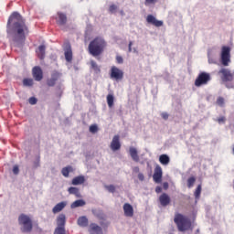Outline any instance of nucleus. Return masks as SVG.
<instances>
[{
    "mask_svg": "<svg viewBox=\"0 0 234 234\" xmlns=\"http://www.w3.org/2000/svg\"><path fill=\"white\" fill-rule=\"evenodd\" d=\"M7 37H11L15 47H23L28 34V27L25 24V19L19 13L14 12L8 18L6 26Z\"/></svg>",
    "mask_w": 234,
    "mask_h": 234,
    "instance_id": "f257e3e1",
    "label": "nucleus"
},
{
    "mask_svg": "<svg viewBox=\"0 0 234 234\" xmlns=\"http://www.w3.org/2000/svg\"><path fill=\"white\" fill-rule=\"evenodd\" d=\"M106 46L107 43H105L103 38L97 37L90 43L89 52L91 56L96 58L97 56H101L103 53Z\"/></svg>",
    "mask_w": 234,
    "mask_h": 234,
    "instance_id": "f03ea898",
    "label": "nucleus"
},
{
    "mask_svg": "<svg viewBox=\"0 0 234 234\" xmlns=\"http://www.w3.org/2000/svg\"><path fill=\"white\" fill-rule=\"evenodd\" d=\"M175 224H176L178 231H187L191 229V219L187 216L182 214H176L174 218Z\"/></svg>",
    "mask_w": 234,
    "mask_h": 234,
    "instance_id": "7ed1b4c3",
    "label": "nucleus"
},
{
    "mask_svg": "<svg viewBox=\"0 0 234 234\" xmlns=\"http://www.w3.org/2000/svg\"><path fill=\"white\" fill-rule=\"evenodd\" d=\"M220 63L224 67L229 66L231 63V48L229 46H223L220 52Z\"/></svg>",
    "mask_w": 234,
    "mask_h": 234,
    "instance_id": "20e7f679",
    "label": "nucleus"
},
{
    "mask_svg": "<svg viewBox=\"0 0 234 234\" xmlns=\"http://www.w3.org/2000/svg\"><path fill=\"white\" fill-rule=\"evenodd\" d=\"M18 222L23 226L21 229L23 233H30L32 231V219H30V217L22 214L18 218Z\"/></svg>",
    "mask_w": 234,
    "mask_h": 234,
    "instance_id": "39448f33",
    "label": "nucleus"
},
{
    "mask_svg": "<svg viewBox=\"0 0 234 234\" xmlns=\"http://www.w3.org/2000/svg\"><path fill=\"white\" fill-rule=\"evenodd\" d=\"M221 80L225 83L231 82L234 80V71H231L229 69L222 68L218 72Z\"/></svg>",
    "mask_w": 234,
    "mask_h": 234,
    "instance_id": "423d86ee",
    "label": "nucleus"
},
{
    "mask_svg": "<svg viewBox=\"0 0 234 234\" xmlns=\"http://www.w3.org/2000/svg\"><path fill=\"white\" fill-rule=\"evenodd\" d=\"M110 76L112 80H116V81H118L120 80H123V71L118 69L116 66H112Z\"/></svg>",
    "mask_w": 234,
    "mask_h": 234,
    "instance_id": "0eeeda50",
    "label": "nucleus"
},
{
    "mask_svg": "<svg viewBox=\"0 0 234 234\" xmlns=\"http://www.w3.org/2000/svg\"><path fill=\"white\" fill-rule=\"evenodd\" d=\"M61 76H63V74L58 70H53L51 72V78L49 80H48L47 81V85L48 87H54V85H56V81H58V80H59V78H61Z\"/></svg>",
    "mask_w": 234,
    "mask_h": 234,
    "instance_id": "6e6552de",
    "label": "nucleus"
},
{
    "mask_svg": "<svg viewBox=\"0 0 234 234\" xmlns=\"http://www.w3.org/2000/svg\"><path fill=\"white\" fill-rule=\"evenodd\" d=\"M162 176H163L162 166L157 165L154 168V172L153 176L154 182H155V184H160L162 182Z\"/></svg>",
    "mask_w": 234,
    "mask_h": 234,
    "instance_id": "1a4fd4ad",
    "label": "nucleus"
},
{
    "mask_svg": "<svg viewBox=\"0 0 234 234\" xmlns=\"http://www.w3.org/2000/svg\"><path fill=\"white\" fill-rule=\"evenodd\" d=\"M32 74L36 81H41V80H43V70L40 67H34L32 69Z\"/></svg>",
    "mask_w": 234,
    "mask_h": 234,
    "instance_id": "9d476101",
    "label": "nucleus"
},
{
    "mask_svg": "<svg viewBox=\"0 0 234 234\" xmlns=\"http://www.w3.org/2000/svg\"><path fill=\"white\" fill-rule=\"evenodd\" d=\"M146 21L150 25H154V27H164V22L156 19V17H154V16L153 15H148L146 17Z\"/></svg>",
    "mask_w": 234,
    "mask_h": 234,
    "instance_id": "9b49d317",
    "label": "nucleus"
},
{
    "mask_svg": "<svg viewBox=\"0 0 234 234\" xmlns=\"http://www.w3.org/2000/svg\"><path fill=\"white\" fill-rule=\"evenodd\" d=\"M122 209L124 211V216L130 218H132V217H134V208L133 207V205L125 203L122 207Z\"/></svg>",
    "mask_w": 234,
    "mask_h": 234,
    "instance_id": "f8f14e48",
    "label": "nucleus"
},
{
    "mask_svg": "<svg viewBox=\"0 0 234 234\" xmlns=\"http://www.w3.org/2000/svg\"><path fill=\"white\" fill-rule=\"evenodd\" d=\"M122 144H120V136L114 135L111 143L112 151H120Z\"/></svg>",
    "mask_w": 234,
    "mask_h": 234,
    "instance_id": "ddd939ff",
    "label": "nucleus"
},
{
    "mask_svg": "<svg viewBox=\"0 0 234 234\" xmlns=\"http://www.w3.org/2000/svg\"><path fill=\"white\" fill-rule=\"evenodd\" d=\"M159 202L161 206L165 207V206H169V204H171V197H169V195L164 193L159 197Z\"/></svg>",
    "mask_w": 234,
    "mask_h": 234,
    "instance_id": "4468645a",
    "label": "nucleus"
},
{
    "mask_svg": "<svg viewBox=\"0 0 234 234\" xmlns=\"http://www.w3.org/2000/svg\"><path fill=\"white\" fill-rule=\"evenodd\" d=\"M195 85L196 87H202V85H206V72L199 74L196 79Z\"/></svg>",
    "mask_w": 234,
    "mask_h": 234,
    "instance_id": "2eb2a0df",
    "label": "nucleus"
},
{
    "mask_svg": "<svg viewBox=\"0 0 234 234\" xmlns=\"http://www.w3.org/2000/svg\"><path fill=\"white\" fill-rule=\"evenodd\" d=\"M129 154L133 162H140V155H138V150L134 147L129 148Z\"/></svg>",
    "mask_w": 234,
    "mask_h": 234,
    "instance_id": "dca6fc26",
    "label": "nucleus"
},
{
    "mask_svg": "<svg viewBox=\"0 0 234 234\" xmlns=\"http://www.w3.org/2000/svg\"><path fill=\"white\" fill-rule=\"evenodd\" d=\"M65 224H67V217L65 214H60L57 218V226L58 228H65Z\"/></svg>",
    "mask_w": 234,
    "mask_h": 234,
    "instance_id": "f3484780",
    "label": "nucleus"
},
{
    "mask_svg": "<svg viewBox=\"0 0 234 234\" xmlns=\"http://www.w3.org/2000/svg\"><path fill=\"white\" fill-rule=\"evenodd\" d=\"M64 56L66 61H68L69 63L72 61V48H70L69 44L66 46Z\"/></svg>",
    "mask_w": 234,
    "mask_h": 234,
    "instance_id": "a211bd4d",
    "label": "nucleus"
},
{
    "mask_svg": "<svg viewBox=\"0 0 234 234\" xmlns=\"http://www.w3.org/2000/svg\"><path fill=\"white\" fill-rule=\"evenodd\" d=\"M58 18L57 19L58 25H59L60 27L67 25V15L61 12H58Z\"/></svg>",
    "mask_w": 234,
    "mask_h": 234,
    "instance_id": "6ab92c4d",
    "label": "nucleus"
},
{
    "mask_svg": "<svg viewBox=\"0 0 234 234\" xmlns=\"http://www.w3.org/2000/svg\"><path fill=\"white\" fill-rule=\"evenodd\" d=\"M67 207V202L62 201L60 203H58L53 208H52V212L54 214L56 213H59V211H63V209H65V207Z\"/></svg>",
    "mask_w": 234,
    "mask_h": 234,
    "instance_id": "aec40b11",
    "label": "nucleus"
},
{
    "mask_svg": "<svg viewBox=\"0 0 234 234\" xmlns=\"http://www.w3.org/2000/svg\"><path fill=\"white\" fill-rule=\"evenodd\" d=\"M77 224L80 228H87V226H89V218L85 216H81L78 218Z\"/></svg>",
    "mask_w": 234,
    "mask_h": 234,
    "instance_id": "412c9836",
    "label": "nucleus"
},
{
    "mask_svg": "<svg viewBox=\"0 0 234 234\" xmlns=\"http://www.w3.org/2000/svg\"><path fill=\"white\" fill-rule=\"evenodd\" d=\"M72 186H81V184H85V176H79L72 179Z\"/></svg>",
    "mask_w": 234,
    "mask_h": 234,
    "instance_id": "4be33fe9",
    "label": "nucleus"
},
{
    "mask_svg": "<svg viewBox=\"0 0 234 234\" xmlns=\"http://www.w3.org/2000/svg\"><path fill=\"white\" fill-rule=\"evenodd\" d=\"M90 227L91 231H93L91 234H103V229L96 223H91Z\"/></svg>",
    "mask_w": 234,
    "mask_h": 234,
    "instance_id": "5701e85b",
    "label": "nucleus"
},
{
    "mask_svg": "<svg viewBox=\"0 0 234 234\" xmlns=\"http://www.w3.org/2000/svg\"><path fill=\"white\" fill-rule=\"evenodd\" d=\"M159 162L160 164H162V165H169V162H171V159L167 154H161L159 157Z\"/></svg>",
    "mask_w": 234,
    "mask_h": 234,
    "instance_id": "b1692460",
    "label": "nucleus"
},
{
    "mask_svg": "<svg viewBox=\"0 0 234 234\" xmlns=\"http://www.w3.org/2000/svg\"><path fill=\"white\" fill-rule=\"evenodd\" d=\"M47 49V48L45 47V45H41L38 47V50H37V57L39 58V59H45V50Z\"/></svg>",
    "mask_w": 234,
    "mask_h": 234,
    "instance_id": "393cba45",
    "label": "nucleus"
},
{
    "mask_svg": "<svg viewBox=\"0 0 234 234\" xmlns=\"http://www.w3.org/2000/svg\"><path fill=\"white\" fill-rule=\"evenodd\" d=\"M69 195H75V197H77V198H80L81 197V193H80V189L78 187H74V186H70L68 189Z\"/></svg>",
    "mask_w": 234,
    "mask_h": 234,
    "instance_id": "a878e982",
    "label": "nucleus"
},
{
    "mask_svg": "<svg viewBox=\"0 0 234 234\" xmlns=\"http://www.w3.org/2000/svg\"><path fill=\"white\" fill-rule=\"evenodd\" d=\"M83 206H85V201L83 199H78L71 204L70 207L71 209H75V207H83Z\"/></svg>",
    "mask_w": 234,
    "mask_h": 234,
    "instance_id": "bb28decb",
    "label": "nucleus"
},
{
    "mask_svg": "<svg viewBox=\"0 0 234 234\" xmlns=\"http://www.w3.org/2000/svg\"><path fill=\"white\" fill-rule=\"evenodd\" d=\"M107 103L110 109L114 105V96L112 94L107 96Z\"/></svg>",
    "mask_w": 234,
    "mask_h": 234,
    "instance_id": "cd10ccee",
    "label": "nucleus"
},
{
    "mask_svg": "<svg viewBox=\"0 0 234 234\" xmlns=\"http://www.w3.org/2000/svg\"><path fill=\"white\" fill-rule=\"evenodd\" d=\"M72 171V166H67L62 168L61 173L66 178L69 177V174Z\"/></svg>",
    "mask_w": 234,
    "mask_h": 234,
    "instance_id": "c85d7f7f",
    "label": "nucleus"
},
{
    "mask_svg": "<svg viewBox=\"0 0 234 234\" xmlns=\"http://www.w3.org/2000/svg\"><path fill=\"white\" fill-rule=\"evenodd\" d=\"M91 69L96 72V74H99L101 72L100 66L96 63V61L91 60L90 61Z\"/></svg>",
    "mask_w": 234,
    "mask_h": 234,
    "instance_id": "c756f323",
    "label": "nucleus"
},
{
    "mask_svg": "<svg viewBox=\"0 0 234 234\" xmlns=\"http://www.w3.org/2000/svg\"><path fill=\"white\" fill-rule=\"evenodd\" d=\"M197 182V178L195 176H191L187 179V187L191 189L195 186V183Z\"/></svg>",
    "mask_w": 234,
    "mask_h": 234,
    "instance_id": "7c9ffc66",
    "label": "nucleus"
},
{
    "mask_svg": "<svg viewBox=\"0 0 234 234\" xmlns=\"http://www.w3.org/2000/svg\"><path fill=\"white\" fill-rule=\"evenodd\" d=\"M24 87H32L34 85V80L32 79H24L23 80Z\"/></svg>",
    "mask_w": 234,
    "mask_h": 234,
    "instance_id": "2f4dec72",
    "label": "nucleus"
},
{
    "mask_svg": "<svg viewBox=\"0 0 234 234\" xmlns=\"http://www.w3.org/2000/svg\"><path fill=\"white\" fill-rule=\"evenodd\" d=\"M200 193H202V186L198 185V186L197 187L194 195L197 200H198L200 198Z\"/></svg>",
    "mask_w": 234,
    "mask_h": 234,
    "instance_id": "473e14b6",
    "label": "nucleus"
},
{
    "mask_svg": "<svg viewBox=\"0 0 234 234\" xmlns=\"http://www.w3.org/2000/svg\"><path fill=\"white\" fill-rule=\"evenodd\" d=\"M226 103V100L223 97H218L216 101V104L219 107H224V104Z\"/></svg>",
    "mask_w": 234,
    "mask_h": 234,
    "instance_id": "72a5a7b5",
    "label": "nucleus"
},
{
    "mask_svg": "<svg viewBox=\"0 0 234 234\" xmlns=\"http://www.w3.org/2000/svg\"><path fill=\"white\" fill-rule=\"evenodd\" d=\"M54 234H65V227H57Z\"/></svg>",
    "mask_w": 234,
    "mask_h": 234,
    "instance_id": "f704fd0d",
    "label": "nucleus"
},
{
    "mask_svg": "<svg viewBox=\"0 0 234 234\" xmlns=\"http://www.w3.org/2000/svg\"><path fill=\"white\" fill-rule=\"evenodd\" d=\"M116 10H118V5H111L109 7V12L110 14H114L116 12Z\"/></svg>",
    "mask_w": 234,
    "mask_h": 234,
    "instance_id": "c9c22d12",
    "label": "nucleus"
},
{
    "mask_svg": "<svg viewBox=\"0 0 234 234\" xmlns=\"http://www.w3.org/2000/svg\"><path fill=\"white\" fill-rule=\"evenodd\" d=\"M98 131V125L92 124L90 126V133H92L93 134L96 133Z\"/></svg>",
    "mask_w": 234,
    "mask_h": 234,
    "instance_id": "e433bc0d",
    "label": "nucleus"
},
{
    "mask_svg": "<svg viewBox=\"0 0 234 234\" xmlns=\"http://www.w3.org/2000/svg\"><path fill=\"white\" fill-rule=\"evenodd\" d=\"M105 187L109 193H114V191H116V187L113 185L106 186Z\"/></svg>",
    "mask_w": 234,
    "mask_h": 234,
    "instance_id": "4c0bfd02",
    "label": "nucleus"
},
{
    "mask_svg": "<svg viewBox=\"0 0 234 234\" xmlns=\"http://www.w3.org/2000/svg\"><path fill=\"white\" fill-rule=\"evenodd\" d=\"M30 105H36V103H37V99L36 97H31L28 100Z\"/></svg>",
    "mask_w": 234,
    "mask_h": 234,
    "instance_id": "58836bf2",
    "label": "nucleus"
},
{
    "mask_svg": "<svg viewBox=\"0 0 234 234\" xmlns=\"http://www.w3.org/2000/svg\"><path fill=\"white\" fill-rule=\"evenodd\" d=\"M158 3V0H145L144 5H156Z\"/></svg>",
    "mask_w": 234,
    "mask_h": 234,
    "instance_id": "ea45409f",
    "label": "nucleus"
},
{
    "mask_svg": "<svg viewBox=\"0 0 234 234\" xmlns=\"http://www.w3.org/2000/svg\"><path fill=\"white\" fill-rule=\"evenodd\" d=\"M217 122H218L219 124L226 123V117L220 116L219 118H218Z\"/></svg>",
    "mask_w": 234,
    "mask_h": 234,
    "instance_id": "a19ab883",
    "label": "nucleus"
},
{
    "mask_svg": "<svg viewBox=\"0 0 234 234\" xmlns=\"http://www.w3.org/2000/svg\"><path fill=\"white\" fill-rule=\"evenodd\" d=\"M13 173H14V175H19V166L15 165L13 167Z\"/></svg>",
    "mask_w": 234,
    "mask_h": 234,
    "instance_id": "79ce46f5",
    "label": "nucleus"
},
{
    "mask_svg": "<svg viewBox=\"0 0 234 234\" xmlns=\"http://www.w3.org/2000/svg\"><path fill=\"white\" fill-rule=\"evenodd\" d=\"M116 61H117V63L122 65V63H123V58H122L121 56H117L116 57Z\"/></svg>",
    "mask_w": 234,
    "mask_h": 234,
    "instance_id": "37998d69",
    "label": "nucleus"
},
{
    "mask_svg": "<svg viewBox=\"0 0 234 234\" xmlns=\"http://www.w3.org/2000/svg\"><path fill=\"white\" fill-rule=\"evenodd\" d=\"M138 179H139L141 182H144V180H145V176H144V174L139 173V174H138Z\"/></svg>",
    "mask_w": 234,
    "mask_h": 234,
    "instance_id": "c03bdc74",
    "label": "nucleus"
},
{
    "mask_svg": "<svg viewBox=\"0 0 234 234\" xmlns=\"http://www.w3.org/2000/svg\"><path fill=\"white\" fill-rule=\"evenodd\" d=\"M161 116L164 120H167L169 118V114L167 112H163Z\"/></svg>",
    "mask_w": 234,
    "mask_h": 234,
    "instance_id": "a18cd8bd",
    "label": "nucleus"
},
{
    "mask_svg": "<svg viewBox=\"0 0 234 234\" xmlns=\"http://www.w3.org/2000/svg\"><path fill=\"white\" fill-rule=\"evenodd\" d=\"M128 52H133V41H130V42H129V45H128Z\"/></svg>",
    "mask_w": 234,
    "mask_h": 234,
    "instance_id": "49530a36",
    "label": "nucleus"
},
{
    "mask_svg": "<svg viewBox=\"0 0 234 234\" xmlns=\"http://www.w3.org/2000/svg\"><path fill=\"white\" fill-rule=\"evenodd\" d=\"M34 167H39V158H37V161L34 162Z\"/></svg>",
    "mask_w": 234,
    "mask_h": 234,
    "instance_id": "de8ad7c7",
    "label": "nucleus"
},
{
    "mask_svg": "<svg viewBox=\"0 0 234 234\" xmlns=\"http://www.w3.org/2000/svg\"><path fill=\"white\" fill-rule=\"evenodd\" d=\"M133 173H140V167L134 166V167L133 168Z\"/></svg>",
    "mask_w": 234,
    "mask_h": 234,
    "instance_id": "09e8293b",
    "label": "nucleus"
},
{
    "mask_svg": "<svg viewBox=\"0 0 234 234\" xmlns=\"http://www.w3.org/2000/svg\"><path fill=\"white\" fill-rule=\"evenodd\" d=\"M155 193H162V186H156Z\"/></svg>",
    "mask_w": 234,
    "mask_h": 234,
    "instance_id": "8fccbe9b",
    "label": "nucleus"
},
{
    "mask_svg": "<svg viewBox=\"0 0 234 234\" xmlns=\"http://www.w3.org/2000/svg\"><path fill=\"white\" fill-rule=\"evenodd\" d=\"M209 80H211V76H209L208 73H206V82L207 83Z\"/></svg>",
    "mask_w": 234,
    "mask_h": 234,
    "instance_id": "3c124183",
    "label": "nucleus"
},
{
    "mask_svg": "<svg viewBox=\"0 0 234 234\" xmlns=\"http://www.w3.org/2000/svg\"><path fill=\"white\" fill-rule=\"evenodd\" d=\"M163 187H164V189H168L169 184H168L167 182H165V183L163 184Z\"/></svg>",
    "mask_w": 234,
    "mask_h": 234,
    "instance_id": "603ef678",
    "label": "nucleus"
},
{
    "mask_svg": "<svg viewBox=\"0 0 234 234\" xmlns=\"http://www.w3.org/2000/svg\"><path fill=\"white\" fill-rule=\"evenodd\" d=\"M62 94H63V90H60V91L58 92V98H61Z\"/></svg>",
    "mask_w": 234,
    "mask_h": 234,
    "instance_id": "864d4df0",
    "label": "nucleus"
},
{
    "mask_svg": "<svg viewBox=\"0 0 234 234\" xmlns=\"http://www.w3.org/2000/svg\"><path fill=\"white\" fill-rule=\"evenodd\" d=\"M228 88H233V85H227Z\"/></svg>",
    "mask_w": 234,
    "mask_h": 234,
    "instance_id": "5fc2aeb1",
    "label": "nucleus"
},
{
    "mask_svg": "<svg viewBox=\"0 0 234 234\" xmlns=\"http://www.w3.org/2000/svg\"><path fill=\"white\" fill-rule=\"evenodd\" d=\"M100 218H103V217H99Z\"/></svg>",
    "mask_w": 234,
    "mask_h": 234,
    "instance_id": "6e6d98bb",
    "label": "nucleus"
}]
</instances>
